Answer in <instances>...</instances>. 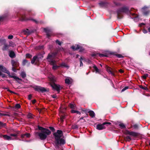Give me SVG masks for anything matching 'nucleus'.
<instances>
[{"instance_id": "nucleus-53", "label": "nucleus", "mask_w": 150, "mask_h": 150, "mask_svg": "<svg viewBox=\"0 0 150 150\" xmlns=\"http://www.w3.org/2000/svg\"><path fill=\"white\" fill-rule=\"evenodd\" d=\"M2 76V78H4L6 77V75L5 74H2L1 76Z\"/></svg>"}, {"instance_id": "nucleus-63", "label": "nucleus", "mask_w": 150, "mask_h": 150, "mask_svg": "<svg viewBox=\"0 0 150 150\" xmlns=\"http://www.w3.org/2000/svg\"><path fill=\"white\" fill-rule=\"evenodd\" d=\"M148 30L149 32H150V27L149 28H148Z\"/></svg>"}, {"instance_id": "nucleus-56", "label": "nucleus", "mask_w": 150, "mask_h": 150, "mask_svg": "<svg viewBox=\"0 0 150 150\" xmlns=\"http://www.w3.org/2000/svg\"><path fill=\"white\" fill-rule=\"evenodd\" d=\"M81 110L83 111V112H87V110H84V109H81Z\"/></svg>"}, {"instance_id": "nucleus-27", "label": "nucleus", "mask_w": 150, "mask_h": 150, "mask_svg": "<svg viewBox=\"0 0 150 150\" xmlns=\"http://www.w3.org/2000/svg\"><path fill=\"white\" fill-rule=\"evenodd\" d=\"M60 67H65L67 68V69L69 68V66H68L67 64L65 63L62 62L60 65Z\"/></svg>"}, {"instance_id": "nucleus-18", "label": "nucleus", "mask_w": 150, "mask_h": 150, "mask_svg": "<svg viewBox=\"0 0 150 150\" xmlns=\"http://www.w3.org/2000/svg\"><path fill=\"white\" fill-rule=\"evenodd\" d=\"M7 74L8 75L9 77L11 78H13L14 79H15L16 81H17L18 82L19 77L13 75V73H11V74H10V72H9V73Z\"/></svg>"}, {"instance_id": "nucleus-62", "label": "nucleus", "mask_w": 150, "mask_h": 150, "mask_svg": "<svg viewBox=\"0 0 150 150\" xmlns=\"http://www.w3.org/2000/svg\"><path fill=\"white\" fill-rule=\"evenodd\" d=\"M120 72H121V73H122V72H123V71H122V70H121V69H120Z\"/></svg>"}, {"instance_id": "nucleus-64", "label": "nucleus", "mask_w": 150, "mask_h": 150, "mask_svg": "<svg viewBox=\"0 0 150 150\" xmlns=\"http://www.w3.org/2000/svg\"><path fill=\"white\" fill-rule=\"evenodd\" d=\"M3 137V135H2V134H0V137Z\"/></svg>"}, {"instance_id": "nucleus-20", "label": "nucleus", "mask_w": 150, "mask_h": 150, "mask_svg": "<svg viewBox=\"0 0 150 150\" xmlns=\"http://www.w3.org/2000/svg\"><path fill=\"white\" fill-rule=\"evenodd\" d=\"M21 20L23 21H26L28 20H33L31 18H28L25 15H23L21 16Z\"/></svg>"}, {"instance_id": "nucleus-42", "label": "nucleus", "mask_w": 150, "mask_h": 150, "mask_svg": "<svg viewBox=\"0 0 150 150\" xmlns=\"http://www.w3.org/2000/svg\"><path fill=\"white\" fill-rule=\"evenodd\" d=\"M56 42L59 45H61V43L60 42L59 40H57L56 41Z\"/></svg>"}, {"instance_id": "nucleus-50", "label": "nucleus", "mask_w": 150, "mask_h": 150, "mask_svg": "<svg viewBox=\"0 0 150 150\" xmlns=\"http://www.w3.org/2000/svg\"><path fill=\"white\" fill-rule=\"evenodd\" d=\"M49 128L50 129V130H51L52 131H53V130H54V128L53 127H50Z\"/></svg>"}, {"instance_id": "nucleus-33", "label": "nucleus", "mask_w": 150, "mask_h": 150, "mask_svg": "<svg viewBox=\"0 0 150 150\" xmlns=\"http://www.w3.org/2000/svg\"><path fill=\"white\" fill-rule=\"evenodd\" d=\"M114 3L115 6H120L121 5L120 3L118 2L117 1H114Z\"/></svg>"}, {"instance_id": "nucleus-5", "label": "nucleus", "mask_w": 150, "mask_h": 150, "mask_svg": "<svg viewBox=\"0 0 150 150\" xmlns=\"http://www.w3.org/2000/svg\"><path fill=\"white\" fill-rule=\"evenodd\" d=\"M49 78L51 81L52 82V83L51 84V86L52 87L58 92H59L60 89V86L59 85H57L54 83L55 81L54 77L52 75H51L49 77Z\"/></svg>"}, {"instance_id": "nucleus-26", "label": "nucleus", "mask_w": 150, "mask_h": 150, "mask_svg": "<svg viewBox=\"0 0 150 150\" xmlns=\"http://www.w3.org/2000/svg\"><path fill=\"white\" fill-rule=\"evenodd\" d=\"M70 108L73 109H75L76 108V106L75 104L73 103H70L69 105Z\"/></svg>"}, {"instance_id": "nucleus-45", "label": "nucleus", "mask_w": 150, "mask_h": 150, "mask_svg": "<svg viewBox=\"0 0 150 150\" xmlns=\"http://www.w3.org/2000/svg\"><path fill=\"white\" fill-rule=\"evenodd\" d=\"M5 18L4 16H0V21L3 20Z\"/></svg>"}, {"instance_id": "nucleus-3", "label": "nucleus", "mask_w": 150, "mask_h": 150, "mask_svg": "<svg viewBox=\"0 0 150 150\" xmlns=\"http://www.w3.org/2000/svg\"><path fill=\"white\" fill-rule=\"evenodd\" d=\"M54 55L52 53H50L48 54L47 59L50 64L53 65L52 69L54 70L57 69L60 67V65L57 66L56 62L54 59Z\"/></svg>"}, {"instance_id": "nucleus-15", "label": "nucleus", "mask_w": 150, "mask_h": 150, "mask_svg": "<svg viewBox=\"0 0 150 150\" xmlns=\"http://www.w3.org/2000/svg\"><path fill=\"white\" fill-rule=\"evenodd\" d=\"M11 64L13 67L12 68V70L14 72H16V67H17L16 63V62L14 61L13 60H12L11 61Z\"/></svg>"}, {"instance_id": "nucleus-11", "label": "nucleus", "mask_w": 150, "mask_h": 150, "mask_svg": "<svg viewBox=\"0 0 150 150\" xmlns=\"http://www.w3.org/2000/svg\"><path fill=\"white\" fill-rule=\"evenodd\" d=\"M33 88L35 91L38 92H43L46 91L45 88L40 86H34Z\"/></svg>"}, {"instance_id": "nucleus-57", "label": "nucleus", "mask_w": 150, "mask_h": 150, "mask_svg": "<svg viewBox=\"0 0 150 150\" xmlns=\"http://www.w3.org/2000/svg\"><path fill=\"white\" fill-rule=\"evenodd\" d=\"M52 97L54 98H55L57 97V96L56 95H53L52 96Z\"/></svg>"}, {"instance_id": "nucleus-36", "label": "nucleus", "mask_w": 150, "mask_h": 150, "mask_svg": "<svg viewBox=\"0 0 150 150\" xmlns=\"http://www.w3.org/2000/svg\"><path fill=\"white\" fill-rule=\"evenodd\" d=\"M28 63V61L25 59H24L23 60L22 64L23 65H25L26 63Z\"/></svg>"}, {"instance_id": "nucleus-46", "label": "nucleus", "mask_w": 150, "mask_h": 150, "mask_svg": "<svg viewBox=\"0 0 150 150\" xmlns=\"http://www.w3.org/2000/svg\"><path fill=\"white\" fill-rule=\"evenodd\" d=\"M99 56L100 57H103L105 56V55L104 54H99Z\"/></svg>"}, {"instance_id": "nucleus-55", "label": "nucleus", "mask_w": 150, "mask_h": 150, "mask_svg": "<svg viewBox=\"0 0 150 150\" xmlns=\"http://www.w3.org/2000/svg\"><path fill=\"white\" fill-rule=\"evenodd\" d=\"M83 66V64L82 62V61L80 60V66Z\"/></svg>"}, {"instance_id": "nucleus-16", "label": "nucleus", "mask_w": 150, "mask_h": 150, "mask_svg": "<svg viewBox=\"0 0 150 150\" xmlns=\"http://www.w3.org/2000/svg\"><path fill=\"white\" fill-rule=\"evenodd\" d=\"M106 69L107 71L110 74H111L112 76H114L115 74L114 71H112V69L109 67H106Z\"/></svg>"}, {"instance_id": "nucleus-1", "label": "nucleus", "mask_w": 150, "mask_h": 150, "mask_svg": "<svg viewBox=\"0 0 150 150\" xmlns=\"http://www.w3.org/2000/svg\"><path fill=\"white\" fill-rule=\"evenodd\" d=\"M63 135L62 132V131L58 130L56 132L54 133V136L55 137L57 147H58V145L64 144L65 143V140L61 138Z\"/></svg>"}, {"instance_id": "nucleus-40", "label": "nucleus", "mask_w": 150, "mask_h": 150, "mask_svg": "<svg viewBox=\"0 0 150 150\" xmlns=\"http://www.w3.org/2000/svg\"><path fill=\"white\" fill-rule=\"evenodd\" d=\"M129 88V87L128 86H126L123 88L122 90V92H123L126 90L128 89Z\"/></svg>"}, {"instance_id": "nucleus-6", "label": "nucleus", "mask_w": 150, "mask_h": 150, "mask_svg": "<svg viewBox=\"0 0 150 150\" xmlns=\"http://www.w3.org/2000/svg\"><path fill=\"white\" fill-rule=\"evenodd\" d=\"M129 11V9L127 7H123L119 9L117 11L118 18H122L123 16V13H127Z\"/></svg>"}, {"instance_id": "nucleus-29", "label": "nucleus", "mask_w": 150, "mask_h": 150, "mask_svg": "<svg viewBox=\"0 0 150 150\" xmlns=\"http://www.w3.org/2000/svg\"><path fill=\"white\" fill-rule=\"evenodd\" d=\"M88 112L89 113L90 116L92 117H93L95 116V113L93 111H89Z\"/></svg>"}, {"instance_id": "nucleus-8", "label": "nucleus", "mask_w": 150, "mask_h": 150, "mask_svg": "<svg viewBox=\"0 0 150 150\" xmlns=\"http://www.w3.org/2000/svg\"><path fill=\"white\" fill-rule=\"evenodd\" d=\"M17 135L15 134H10V136H8L7 135H3V137L5 140H11L14 139L11 137H14V139H16L17 137Z\"/></svg>"}, {"instance_id": "nucleus-12", "label": "nucleus", "mask_w": 150, "mask_h": 150, "mask_svg": "<svg viewBox=\"0 0 150 150\" xmlns=\"http://www.w3.org/2000/svg\"><path fill=\"white\" fill-rule=\"evenodd\" d=\"M66 108H65L63 110V111L62 110V108H60V112L61 113H60V119L61 120L62 122L63 121L64 119L65 118L66 115L64 113V111L66 110Z\"/></svg>"}, {"instance_id": "nucleus-30", "label": "nucleus", "mask_w": 150, "mask_h": 150, "mask_svg": "<svg viewBox=\"0 0 150 150\" xmlns=\"http://www.w3.org/2000/svg\"><path fill=\"white\" fill-rule=\"evenodd\" d=\"M93 68L94 70L96 71V73H98L100 74V70L96 66L94 65L93 66Z\"/></svg>"}, {"instance_id": "nucleus-21", "label": "nucleus", "mask_w": 150, "mask_h": 150, "mask_svg": "<svg viewBox=\"0 0 150 150\" xmlns=\"http://www.w3.org/2000/svg\"><path fill=\"white\" fill-rule=\"evenodd\" d=\"M99 4L100 7H105L107 6L108 4L105 1L99 3Z\"/></svg>"}, {"instance_id": "nucleus-39", "label": "nucleus", "mask_w": 150, "mask_h": 150, "mask_svg": "<svg viewBox=\"0 0 150 150\" xmlns=\"http://www.w3.org/2000/svg\"><path fill=\"white\" fill-rule=\"evenodd\" d=\"M32 57V56L29 54H26V57L28 58H31Z\"/></svg>"}, {"instance_id": "nucleus-2", "label": "nucleus", "mask_w": 150, "mask_h": 150, "mask_svg": "<svg viewBox=\"0 0 150 150\" xmlns=\"http://www.w3.org/2000/svg\"><path fill=\"white\" fill-rule=\"evenodd\" d=\"M38 129L40 131L38 133L40 139L41 140L46 139L47 136L50 134L51 131L49 129L41 127H38Z\"/></svg>"}, {"instance_id": "nucleus-28", "label": "nucleus", "mask_w": 150, "mask_h": 150, "mask_svg": "<svg viewBox=\"0 0 150 150\" xmlns=\"http://www.w3.org/2000/svg\"><path fill=\"white\" fill-rule=\"evenodd\" d=\"M30 137V134L28 133H26L21 135V137L22 138L27 137L29 138Z\"/></svg>"}, {"instance_id": "nucleus-23", "label": "nucleus", "mask_w": 150, "mask_h": 150, "mask_svg": "<svg viewBox=\"0 0 150 150\" xmlns=\"http://www.w3.org/2000/svg\"><path fill=\"white\" fill-rule=\"evenodd\" d=\"M74 50H76L79 49L80 48V47L79 45H73L71 47Z\"/></svg>"}, {"instance_id": "nucleus-22", "label": "nucleus", "mask_w": 150, "mask_h": 150, "mask_svg": "<svg viewBox=\"0 0 150 150\" xmlns=\"http://www.w3.org/2000/svg\"><path fill=\"white\" fill-rule=\"evenodd\" d=\"M127 133L130 135L134 136H137L138 135L137 133L134 132H130L127 131Z\"/></svg>"}, {"instance_id": "nucleus-32", "label": "nucleus", "mask_w": 150, "mask_h": 150, "mask_svg": "<svg viewBox=\"0 0 150 150\" xmlns=\"http://www.w3.org/2000/svg\"><path fill=\"white\" fill-rule=\"evenodd\" d=\"M34 115L31 113H28L27 115V117L28 118L32 119L33 118Z\"/></svg>"}, {"instance_id": "nucleus-4", "label": "nucleus", "mask_w": 150, "mask_h": 150, "mask_svg": "<svg viewBox=\"0 0 150 150\" xmlns=\"http://www.w3.org/2000/svg\"><path fill=\"white\" fill-rule=\"evenodd\" d=\"M43 57V54L40 53L33 57L31 60V63L32 64L35 63V65H38L39 62Z\"/></svg>"}, {"instance_id": "nucleus-19", "label": "nucleus", "mask_w": 150, "mask_h": 150, "mask_svg": "<svg viewBox=\"0 0 150 150\" xmlns=\"http://www.w3.org/2000/svg\"><path fill=\"white\" fill-rule=\"evenodd\" d=\"M0 71L7 74L9 73V71L2 65H0Z\"/></svg>"}, {"instance_id": "nucleus-54", "label": "nucleus", "mask_w": 150, "mask_h": 150, "mask_svg": "<svg viewBox=\"0 0 150 150\" xmlns=\"http://www.w3.org/2000/svg\"><path fill=\"white\" fill-rule=\"evenodd\" d=\"M31 98H32V96L31 95H29V96H28V99H29V100H30L31 99Z\"/></svg>"}, {"instance_id": "nucleus-48", "label": "nucleus", "mask_w": 150, "mask_h": 150, "mask_svg": "<svg viewBox=\"0 0 150 150\" xmlns=\"http://www.w3.org/2000/svg\"><path fill=\"white\" fill-rule=\"evenodd\" d=\"M145 24L143 23H141L139 24V26L140 27H142L143 25H144Z\"/></svg>"}, {"instance_id": "nucleus-25", "label": "nucleus", "mask_w": 150, "mask_h": 150, "mask_svg": "<svg viewBox=\"0 0 150 150\" xmlns=\"http://www.w3.org/2000/svg\"><path fill=\"white\" fill-rule=\"evenodd\" d=\"M9 46V45H8L6 43L4 44V46L2 49L3 50H8Z\"/></svg>"}, {"instance_id": "nucleus-49", "label": "nucleus", "mask_w": 150, "mask_h": 150, "mask_svg": "<svg viewBox=\"0 0 150 150\" xmlns=\"http://www.w3.org/2000/svg\"><path fill=\"white\" fill-rule=\"evenodd\" d=\"M7 91H9V92H10L11 93H15L14 92H13V91H11L9 89H8V90H7Z\"/></svg>"}, {"instance_id": "nucleus-7", "label": "nucleus", "mask_w": 150, "mask_h": 150, "mask_svg": "<svg viewBox=\"0 0 150 150\" xmlns=\"http://www.w3.org/2000/svg\"><path fill=\"white\" fill-rule=\"evenodd\" d=\"M20 76L22 79L19 78V83L20 81H23V82L26 83L27 82V80L26 79V73L24 71H21L20 73Z\"/></svg>"}, {"instance_id": "nucleus-17", "label": "nucleus", "mask_w": 150, "mask_h": 150, "mask_svg": "<svg viewBox=\"0 0 150 150\" xmlns=\"http://www.w3.org/2000/svg\"><path fill=\"white\" fill-rule=\"evenodd\" d=\"M73 80L71 78L67 77L65 79V83L68 85L71 84Z\"/></svg>"}, {"instance_id": "nucleus-44", "label": "nucleus", "mask_w": 150, "mask_h": 150, "mask_svg": "<svg viewBox=\"0 0 150 150\" xmlns=\"http://www.w3.org/2000/svg\"><path fill=\"white\" fill-rule=\"evenodd\" d=\"M133 127L135 129H137L138 128V126L137 125L135 124L133 126Z\"/></svg>"}, {"instance_id": "nucleus-13", "label": "nucleus", "mask_w": 150, "mask_h": 150, "mask_svg": "<svg viewBox=\"0 0 150 150\" xmlns=\"http://www.w3.org/2000/svg\"><path fill=\"white\" fill-rule=\"evenodd\" d=\"M44 30L46 33L47 35L48 38L53 35L52 32V30L49 28H45L44 29Z\"/></svg>"}, {"instance_id": "nucleus-60", "label": "nucleus", "mask_w": 150, "mask_h": 150, "mask_svg": "<svg viewBox=\"0 0 150 150\" xmlns=\"http://www.w3.org/2000/svg\"><path fill=\"white\" fill-rule=\"evenodd\" d=\"M3 73L1 72L0 71V76H1L2 74Z\"/></svg>"}, {"instance_id": "nucleus-9", "label": "nucleus", "mask_w": 150, "mask_h": 150, "mask_svg": "<svg viewBox=\"0 0 150 150\" xmlns=\"http://www.w3.org/2000/svg\"><path fill=\"white\" fill-rule=\"evenodd\" d=\"M111 123L109 122H106L103 123L102 124H98L97 125L96 128L99 130H102L105 128V125L107 124L110 125Z\"/></svg>"}, {"instance_id": "nucleus-14", "label": "nucleus", "mask_w": 150, "mask_h": 150, "mask_svg": "<svg viewBox=\"0 0 150 150\" xmlns=\"http://www.w3.org/2000/svg\"><path fill=\"white\" fill-rule=\"evenodd\" d=\"M142 12L144 14L145 16L147 15L150 12V11L148 9V8L146 6H144L142 9Z\"/></svg>"}, {"instance_id": "nucleus-24", "label": "nucleus", "mask_w": 150, "mask_h": 150, "mask_svg": "<svg viewBox=\"0 0 150 150\" xmlns=\"http://www.w3.org/2000/svg\"><path fill=\"white\" fill-rule=\"evenodd\" d=\"M9 56L11 58H13L15 57L16 55L13 51H10L9 54Z\"/></svg>"}, {"instance_id": "nucleus-35", "label": "nucleus", "mask_w": 150, "mask_h": 150, "mask_svg": "<svg viewBox=\"0 0 150 150\" xmlns=\"http://www.w3.org/2000/svg\"><path fill=\"white\" fill-rule=\"evenodd\" d=\"M131 139V137L129 136H126L125 138V139L127 141H130Z\"/></svg>"}, {"instance_id": "nucleus-52", "label": "nucleus", "mask_w": 150, "mask_h": 150, "mask_svg": "<svg viewBox=\"0 0 150 150\" xmlns=\"http://www.w3.org/2000/svg\"><path fill=\"white\" fill-rule=\"evenodd\" d=\"M36 102V100H32V103L33 104L35 103Z\"/></svg>"}, {"instance_id": "nucleus-43", "label": "nucleus", "mask_w": 150, "mask_h": 150, "mask_svg": "<svg viewBox=\"0 0 150 150\" xmlns=\"http://www.w3.org/2000/svg\"><path fill=\"white\" fill-rule=\"evenodd\" d=\"M13 38V36L12 35H9L8 37V38L9 39H11Z\"/></svg>"}, {"instance_id": "nucleus-10", "label": "nucleus", "mask_w": 150, "mask_h": 150, "mask_svg": "<svg viewBox=\"0 0 150 150\" xmlns=\"http://www.w3.org/2000/svg\"><path fill=\"white\" fill-rule=\"evenodd\" d=\"M11 109L14 111V115L15 116H18V115L19 103L16 104Z\"/></svg>"}, {"instance_id": "nucleus-51", "label": "nucleus", "mask_w": 150, "mask_h": 150, "mask_svg": "<svg viewBox=\"0 0 150 150\" xmlns=\"http://www.w3.org/2000/svg\"><path fill=\"white\" fill-rule=\"evenodd\" d=\"M143 32L144 33H146L147 32V31L146 30L144 29L143 30Z\"/></svg>"}, {"instance_id": "nucleus-31", "label": "nucleus", "mask_w": 150, "mask_h": 150, "mask_svg": "<svg viewBox=\"0 0 150 150\" xmlns=\"http://www.w3.org/2000/svg\"><path fill=\"white\" fill-rule=\"evenodd\" d=\"M71 112L72 113H76L79 115H80L81 114V113L80 112L77 110H71Z\"/></svg>"}, {"instance_id": "nucleus-37", "label": "nucleus", "mask_w": 150, "mask_h": 150, "mask_svg": "<svg viewBox=\"0 0 150 150\" xmlns=\"http://www.w3.org/2000/svg\"><path fill=\"white\" fill-rule=\"evenodd\" d=\"M148 75L147 74H146L142 76V77L144 79H145L146 77L148 76Z\"/></svg>"}, {"instance_id": "nucleus-58", "label": "nucleus", "mask_w": 150, "mask_h": 150, "mask_svg": "<svg viewBox=\"0 0 150 150\" xmlns=\"http://www.w3.org/2000/svg\"><path fill=\"white\" fill-rule=\"evenodd\" d=\"M32 14H33L32 13H30L29 14V16H32Z\"/></svg>"}, {"instance_id": "nucleus-59", "label": "nucleus", "mask_w": 150, "mask_h": 150, "mask_svg": "<svg viewBox=\"0 0 150 150\" xmlns=\"http://www.w3.org/2000/svg\"><path fill=\"white\" fill-rule=\"evenodd\" d=\"M121 55H120V54H118V55H117V56L119 57V58H121Z\"/></svg>"}, {"instance_id": "nucleus-61", "label": "nucleus", "mask_w": 150, "mask_h": 150, "mask_svg": "<svg viewBox=\"0 0 150 150\" xmlns=\"http://www.w3.org/2000/svg\"><path fill=\"white\" fill-rule=\"evenodd\" d=\"M83 119V117H82L80 118V120H81L82 119Z\"/></svg>"}, {"instance_id": "nucleus-41", "label": "nucleus", "mask_w": 150, "mask_h": 150, "mask_svg": "<svg viewBox=\"0 0 150 150\" xmlns=\"http://www.w3.org/2000/svg\"><path fill=\"white\" fill-rule=\"evenodd\" d=\"M8 115L6 114L0 112V116H8Z\"/></svg>"}, {"instance_id": "nucleus-34", "label": "nucleus", "mask_w": 150, "mask_h": 150, "mask_svg": "<svg viewBox=\"0 0 150 150\" xmlns=\"http://www.w3.org/2000/svg\"><path fill=\"white\" fill-rule=\"evenodd\" d=\"M6 123H3L0 121V127H4L6 126Z\"/></svg>"}, {"instance_id": "nucleus-38", "label": "nucleus", "mask_w": 150, "mask_h": 150, "mask_svg": "<svg viewBox=\"0 0 150 150\" xmlns=\"http://www.w3.org/2000/svg\"><path fill=\"white\" fill-rule=\"evenodd\" d=\"M119 125V126L122 128H124L125 127L124 124L123 123H120Z\"/></svg>"}, {"instance_id": "nucleus-47", "label": "nucleus", "mask_w": 150, "mask_h": 150, "mask_svg": "<svg viewBox=\"0 0 150 150\" xmlns=\"http://www.w3.org/2000/svg\"><path fill=\"white\" fill-rule=\"evenodd\" d=\"M5 39H0V42H5Z\"/></svg>"}]
</instances>
